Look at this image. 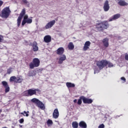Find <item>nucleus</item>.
Returning <instances> with one entry per match:
<instances>
[{
    "instance_id": "obj_22",
    "label": "nucleus",
    "mask_w": 128,
    "mask_h": 128,
    "mask_svg": "<svg viewBox=\"0 0 128 128\" xmlns=\"http://www.w3.org/2000/svg\"><path fill=\"white\" fill-rule=\"evenodd\" d=\"M102 23H100L98 24H97L96 25V30L100 31V30H102Z\"/></svg>"
},
{
    "instance_id": "obj_11",
    "label": "nucleus",
    "mask_w": 128,
    "mask_h": 128,
    "mask_svg": "<svg viewBox=\"0 0 128 128\" xmlns=\"http://www.w3.org/2000/svg\"><path fill=\"white\" fill-rule=\"evenodd\" d=\"M90 41H86L84 44V46L83 48V50L86 52V50H88L90 48Z\"/></svg>"
},
{
    "instance_id": "obj_1",
    "label": "nucleus",
    "mask_w": 128,
    "mask_h": 128,
    "mask_svg": "<svg viewBox=\"0 0 128 128\" xmlns=\"http://www.w3.org/2000/svg\"><path fill=\"white\" fill-rule=\"evenodd\" d=\"M108 68H112L114 66V64L110 63V62H108L106 60H102L101 61L98 62L96 63V66H98V68H100V70H102L106 66H108Z\"/></svg>"
},
{
    "instance_id": "obj_10",
    "label": "nucleus",
    "mask_w": 128,
    "mask_h": 128,
    "mask_svg": "<svg viewBox=\"0 0 128 128\" xmlns=\"http://www.w3.org/2000/svg\"><path fill=\"white\" fill-rule=\"evenodd\" d=\"M103 8L104 12H108V10H110V4H108V0H106L104 2V4Z\"/></svg>"
},
{
    "instance_id": "obj_8",
    "label": "nucleus",
    "mask_w": 128,
    "mask_h": 128,
    "mask_svg": "<svg viewBox=\"0 0 128 128\" xmlns=\"http://www.w3.org/2000/svg\"><path fill=\"white\" fill-rule=\"evenodd\" d=\"M2 84L3 86L5 88V92H10V86H8V82L6 81H2Z\"/></svg>"
},
{
    "instance_id": "obj_27",
    "label": "nucleus",
    "mask_w": 128,
    "mask_h": 128,
    "mask_svg": "<svg viewBox=\"0 0 128 128\" xmlns=\"http://www.w3.org/2000/svg\"><path fill=\"white\" fill-rule=\"evenodd\" d=\"M82 100L84 101V96H80V98L78 100V104L80 105L82 104Z\"/></svg>"
},
{
    "instance_id": "obj_12",
    "label": "nucleus",
    "mask_w": 128,
    "mask_h": 128,
    "mask_svg": "<svg viewBox=\"0 0 128 128\" xmlns=\"http://www.w3.org/2000/svg\"><path fill=\"white\" fill-rule=\"evenodd\" d=\"M60 116V112H58V110L56 108L53 112L52 117L54 118H58Z\"/></svg>"
},
{
    "instance_id": "obj_39",
    "label": "nucleus",
    "mask_w": 128,
    "mask_h": 128,
    "mask_svg": "<svg viewBox=\"0 0 128 128\" xmlns=\"http://www.w3.org/2000/svg\"><path fill=\"white\" fill-rule=\"evenodd\" d=\"M4 2L2 0H0V8L2 6Z\"/></svg>"
},
{
    "instance_id": "obj_17",
    "label": "nucleus",
    "mask_w": 128,
    "mask_h": 128,
    "mask_svg": "<svg viewBox=\"0 0 128 128\" xmlns=\"http://www.w3.org/2000/svg\"><path fill=\"white\" fill-rule=\"evenodd\" d=\"M83 102L84 104H92V100L86 98L83 96Z\"/></svg>"
},
{
    "instance_id": "obj_40",
    "label": "nucleus",
    "mask_w": 128,
    "mask_h": 128,
    "mask_svg": "<svg viewBox=\"0 0 128 128\" xmlns=\"http://www.w3.org/2000/svg\"><path fill=\"white\" fill-rule=\"evenodd\" d=\"M121 80H124V82H126V78H124V77L121 78Z\"/></svg>"
},
{
    "instance_id": "obj_25",
    "label": "nucleus",
    "mask_w": 128,
    "mask_h": 128,
    "mask_svg": "<svg viewBox=\"0 0 128 128\" xmlns=\"http://www.w3.org/2000/svg\"><path fill=\"white\" fill-rule=\"evenodd\" d=\"M72 126L73 128H78V124L76 122H72Z\"/></svg>"
},
{
    "instance_id": "obj_37",
    "label": "nucleus",
    "mask_w": 128,
    "mask_h": 128,
    "mask_svg": "<svg viewBox=\"0 0 128 128\" xmlns=\"http://www.w3.org/2000/svg\"><path fill=\"white\" fill-rule=\"evenodd\" d=\"M10 72H12V69H10V68L8 69L7 70V73L8 74H10Z\"/></svg>"
},
{
    "instance_id": "obj_13",
    "label": "nucleus",
    "mask_w": 128,
    "mask_h": 128,
    "mask_svg": "<svg viewBox=\"0 0 128 128\" xmlns=\"http://www.w3.org/2000/svg\"><path fill=\"white\" fill-rule=\"evenodd\" d=\"M64 52V48L62 47H60L56 50V54L59 56H62Z\"/></svg>"
},
{
    "instance_id": "obj_31",
    "label": "nucleus",
    "mask_w": 128,
    "mask_h": 128,
    "mask_svg": "<svg viewBox=\"0 0 128 128\" xmlns=\"http://www.w3.org/2000/svg\"><path fill=\"white\" fill-rule=\"evenodd\" d=\"M28 74L30 76H36V72L34 71H30L29 72Z\"/></svg>"
},
{
    "instance_id": "obj_2",
    "label": "nucleus",
    "mask_w": 128,
    "mask_h": 128,
    "mask_svg": "<svg viewBox=\"0 0 128 128\" xmlns=\"http://www.w3.org/2000/svg\"><path fill=\"white\" fill-rule=\"evenodd\" d=\"M40 92V90L38 89H29L24 91L23 92V94L24 96H32L34 94L36 95L37 94Z\"/></svg>"
},
{
    "instance_id": "obj_16",
    "label": "nucleus",
    "mask_w": 128,
    "mask_h": 128,
    "mask_svg": "<svg viewBox=\"0 0 128 128\" xmlns=\"http://www.w3.org/2000/svg\"><path fill=\"white\" fill-rule=\"evenodd\" d=\"M44 42L46 43L50 42H52V37L50 36H46L44 37Z\"/></svg>"
},
{
    "instance_id": "obj_9",
    "label": "nucleus",
    "mask_w": 128,
    "mask_h": 128,
    "mask_svg": "<svg viewBox=\"0 0 128 128\" xmlns=\"http://www.w3.org/2000/svg\"><path fill=\"white\" fill-rule=\"evenodd\" d=\"M66 60V56L65 54H62L60 56L58 63L60 64H62Z\"/></svg>"
},
{
    "instance_id": "obj_28",
    "label": "nucleus",
    "mask_w": 128,
    "mask_h": 128,
    "mask_svg": "<svg viewBox=\"0 0 128 128\" xmlns=\"http://www.w3.org/2000/svg\"><path fill=\"white\" fill-rule=\"evenodd\" d=\"M16 77L14 76H12L10 77V82H16Z\"/></svg>"
},
{
    "instance_id": "obj_6",
    "label": "nucleus",
    "mask_w": 128,
    "mask_h": 128,
    "mask_svg": "<svg viewBox=\"0 0 128 128\" xmlns=\"http://www.w3.org/2000/svg\"><path fill=\"white\" fill-rule=\"evenodd\" d=\"M24 14H26V10L22 9L17 20L18 26H20V24H22V18H24Z\"/></svg>"
},
{
    "instance_id": "obj_26",
    "label": "nucleus",
    "mask_w": 128,
    "mask_h": 128,
    "mask_svg": "<svg viewBox=\"0 0 128 128\" xmlns=\"http://www.w3.org/2000/svg\"><path fill=\"white\" fill-rule=\"evenodd\" d=\"M66 86L68 88H74V84L70 82H66Z\"/></svg>"
},
{
    "instance_id": "obj_36",
    "label": "nucleus",
    "mask_w": 128,
    "mask_h": 128,
    "mask_svg": "<svg viewBox=\"0 0 128 128\" xmlns=\"http://www.w3.org/2000/svg\"><path fill=\"white\" fill-rule=\"evenodd\" d=\"M24 122V118H21L19 120V122L20 124H22V122Z\"/></svg>"
},
{
    "instance_id": "obj_5",
    "label": "nucleus",
    "mask_w": 128,
    "mask_h": 128,
    "mask_svg": "<svg viewBox=\"0 0 128 128\" xmlns=\"http://www.w3.org/2000/svg\"><path fill=\"white\" fill-rule=\"evenodd\" d=\"M32 17H31V18H28V15H24V19L22 22V26H24L26 24H30L32 22Z\"/></svg>"
},
{
    "instance_id": "obj_21",
    "label": "nucleus",
    "mask_w": 128,
    "mask_h": 128,
    "mask_svg": "<svg viewBox=\"0 0 128 128\" xmlns=\"http://www.w3.org/2000/svg\"><path fill=\"white\" fill-rule=\"evenodd\" d=\"M79 126L82 128H86L88 127L86 123L84 121H81L79 123Z\"/></svg>"
},
{
    "instance_id": "obj_20",
    "label": "nucleus",
    "mask_w": 128,
    "mask_h": 128,
    "mask_svg": "<svg viewBox=\"0 0 128 128\" xmlns=\"http://www.w3.org/2000/svg\"><path fill=\"white\" fill-rule=\"evenodd\" d=\"M103 44L105 48H108V38H105L102 40Z\"/></svg>"
},
{
    "instance_id": "obj_33",
    "label": "nucleus",
    "mask_w": 128,
    "mask_h": 128,
    "mask_svg": "<svg viewBox=\"0 0 128 128\" xmlns=\"http://www.w3.org/2000/svg\"><path fill=\"white\" fill-rule=\"evenodd\" d=\"M47 124L48 126H52V120H48L47 121Z\"/></svg>"
},
{
    "instance_id": "obj_14",
    "label": "nucleus",
    "mask_w": 128,
    "mask_h": 128,
    "mask_svg": "<svg viewBox=\"0 0 128 128\" xmlns=\"http://www.w3.org/2000/svg\"><path fill=\"white\" fill-rule=\"evenodd\" d=\"M120 18V14H118L114 15L112 18L109 19V22H112V20H118V18Z\"/></svg>"
},
{
    "instance_id": "obj_3",
    "label": "nucleus",
    "mask_w": 128,
    "mask_h": 128,
    "mask_svg": "<svg viewBox=\"0 0 128 128\" xmlns=\"http://www.w3.org/2000/svg\"><path fill=\"white\" fill-rule=\"evenodd\" d=\"M10 8L6 7L2 10L1 14L2 18H8L10 16Z\"/></svg>"
},
{
    "instance_id": "obj_41",
    "label": "nucleus",
    "mask_w": 128,
    "mask_h": 128,
    "mask_svg": "<svg viewBox=\"0 0 128 128\" xmlns=\"http://www.w3.org/2000/svg\"><path fill=\"white\" fill-rule=\"evenodd\" d=\"M24 4H28V1L26 0H22Z\"/></svg>"
},
{
    "instance_id": "obj_38",
    "label": "nucleus",
    "mask_w": 128,
    "mask_h": 128,
    "mask_svg": "<svg viewBox=\"0 0 128 128\" xmlns=\"http://www.w3.org/2000/svg\"><path fill=\"white\" fill-rule=\"evenodd\" d=\"M125 60H128V54H126L125 56Z\"/></svg>"
},
{
    "instance_id": "obj_23",
    "label": "nucleus",
    "mask_w": 128,
    "mask_h": 128,
    "mask_svg": "<svg viewBox=\"0 0 128 128\" xmlns=\"http://www.w3.org/2000/svg\"><path fill=\"white\" fill-rule=\"evenodd\" d=\"M68 48L71 50H72L74 48V45L72 42H69L68 44Z\"/></svg>"
},
{
    "instance_id": "obj_30",
    "label": "nucleus",
    "mask_w": 128,
    "mask_h": 128,
    "mask_svg": "<svg viewBox=\"0 0 128 128\" xmlns=\"http://www.w3.org/2000/svg\"><path fill=\"white\" fill-rule=\"evenodd\" d=\"M101 24H102V30H105L106 28V27L108 26V24H106L104 22H101Z\"/></svg>"
},
{
    "instance_id": "obj_7",
    "label": "nucleus",
    "mask_w": 128,
    "mask_h": 128,
    "mask_svg": "<svg viewBox=\"0 0 128 128\" xmlns=\"http://www.w3.org/2000/svg\"><path fill=\"white\" fill-rule=\"evenodd\" d=\"M56 24V21L54 20H52L49 22L44 26L46 30H48V28H52L54 24Z\"/></svg>"
},
{
    "instance_id": "obj_19",
    "label": "nucleus",
    "mask_w": 128,
    "mask_h": 128,
    "mask_svg": "<svg viewBox=\"0 0 128 128\" xmlns=\"http://www.w3.org/2000/svg\"><path fill=\"white\" fill-rule=\"evenodd\" d=\"M36 106L38 108H40V110H44L45 108L44 104L40 101L37 104Z\"/></svg>"
},
{
    "instance_id": "obj_32",
    "label": "nucleus",
    "mask_w": 128,
    "mask_h": 128,
    "mask_svg": "<svg viewBox=\"0 0 128 128\" xmlns=\"http://www.w3.org/2000/svg\"><path fill=\"white\" fill-rule=\"evenodd\" d=\"M22 82V78H18L16 79V81H15V82H18L20 84V82Z\"/></svg>"
},
{
    "instance_id": "obj_35",
    "label": "nucleus",
    "mask_w": 128,
    "mask_h": 128,
    "mask_svg": "<svg viewBox=\"0 0 128 128\" xmlns=\"http://www.w3.org/2000/svg\"><path fill=\"white\" fill-rule=\"evenodd\" d=\"M98 128H104V124H100L98 126Z\"/></svg>"
},
{
    "instance_id": "obj_24",
    "label": "nucleus",
    "mask_w": 128,
    "mask_h": 128,
    "mask_svg": "<svg viewBox=\"0 0 128 128\" xmlns=\"http://www.w3.org/2000/svg\"><path fill=\"white\" fill-rule=\"evenodd\" d=\"M31 102H34V104H36V106L40 102L38 99L36 98H33L31 100Z\"/></svg>"
},
{
    "instance_id": "obj_44",
    "label": "nucleus",
    "mask_w": 128,
    "mask_h": 128,
    "mask_svg": "<svg viewBox=\"0 0 128 128\" xmlns=\"http://www.w3.org/2000/svg\"><path fill=\"white\" fill-rule=\"evenodd\" d=\"M2 112V109H0V114Z\"/></svg>"
},
{
    "instance_id": "obj_4",
    "label": "nucleus",
    "mask_w": 128,
    "mask_h": 128,
    "mask_svg": "<svg viewBox=\"0 0 128 128\" xmlns=\"http://www.w3.org/2000/svg\"><path fill=\"white\" fill-rule=\"evenodd\" d=\"M40 60L38 58H35L33 59L32 62L30 64L29 66L31 70H32L34 68H38L40 66Z\"/></svg>"
},
{
    "instance_id": "obj_42",
    "label": "nucleus",
    "mask_w": 128,
    "mask_h": 128,
    "mask_svg": "<svg viewBox=\"0 0 128 128\" xmlns=\"http://www.w3.org/2000/svg\"><path fill=\"white\" fill-rule=\"evenodd\" d=\"M96 72H98V70H94V74H96Z\"/></svg>"
},
{
    "instance_id": "obj_15",
    "label": "nucleus",
    "mask_w": 128,
    "mask_h": 128,
    "mask_svg": "<svg viewBox=\"0 0 128 128\" xmlns=\"http://www.w3.org/2000/svg\"><path fill=\"white\" fill-rule=\"evenodd\" d=\"M34 52H38V43L36 42H34L32 44Z\"/></svg>"
},
{
    "instance_id": "obj_34",
    "label": "nucleus",
    "mask_w": 128,
    "mask_h": 128,
    "mask_svg": "<svg viewBox=\"0 0 128 128\" xmlns=\"http://www.w3.org/2000/svg\"><path fill=\"white\" fill-rule=\"evenodd\" d=\"M4 41V36L2 35H0V42H2Z\"/></svg>"
},
{
    "instance_id": "obj_43",
    "label": "nucleus",
    "mask_w": 128,
    "mask_h": 128,
    "mask_svg": "<svg viewBox=\"0 0 128 128\" xmlns=\"http://www.w3.org/2000/svg\"><path fill=\"white\" fill-rule=\"evenodd\" d=\"M77 102H78V100L76 99H75L74 100V104H76Z\"/></svg>"
},
{
    "instance_id": "obj_18",
    "label": "nucleus",
    "mask_w": 128,
    "mask_h": 128,
    "mask_svg": "<svg viewBox=\"0 0 128 128\" xmlns=\"http://www.w3.org/2000/svg\"><path fill=\"white\" fill-rule=\"evenodd\" d=\"M118 4H119V6H128V2H126V1L123 0L119 1L118 2Z\"/></svg>"
},
{
    "instance_id": "obj_45",
    "label": "nucleus",
    "mask_w": 128,
    "mask_h": 128,
    "mask_svg": "<svg viewBox=\"0 0 128 128\" xmlns=\"http://www.w3.org/2000/svg\"><path fill=\"white\" fill-rule=\"evenodd\" d=\"M28 32V31H27Z\"/></svg>"
},
{
    "instance_id": "obj_29",
    "label": "nucleus",
    "mask_w": 128,
    "mask_h": 128,
    "mask_svg": "<svg viewBox=\"0 0 128 128\" xmlns=\"http://www.w3.org/2000/svg\"><path fill=\"white\" fill-rule=\"evenodd\" d=\"M30 112L28 111L27 112L26 111H24V112L21 113V114H22L24 116H28L29 114L28 113Z\"/></svg>"
}]
</instances>
